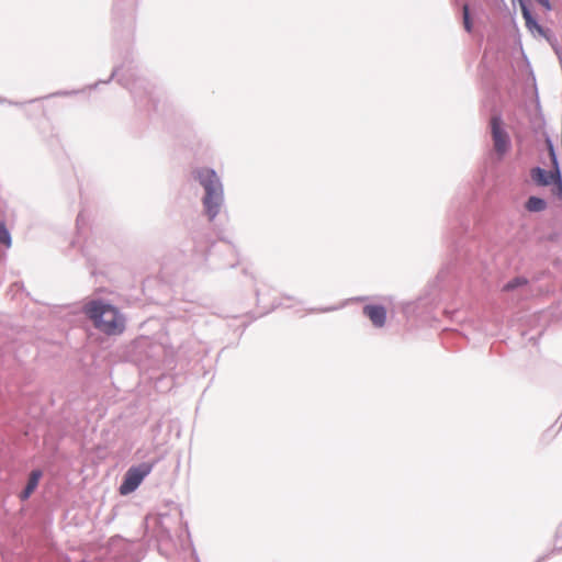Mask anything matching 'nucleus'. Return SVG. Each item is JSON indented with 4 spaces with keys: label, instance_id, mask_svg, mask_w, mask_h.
<instances>
[{
    "label": "nucleus",
    "instance_id": "1",
    "mask_svg": "<svg viewBox=\"0 0 562 562\" xmlns=\"http://www.w3.org/2000/svg\"><path fill=\"white\" fill-rule=\"evenodd\" d=\"M140 0H112L110 10L113 49L120 61L112 69L106 80H99L88 86L95 89L100 83L108 85L116 80L130 90L136 106L144 112L157 111L158 99L155 87L139 75L134 59V42L137 29L138 8Z\"/></svg>",
    "mask_w": 562,
    "mask_h": 562
},
{
    "label": "nucleus",
    "instance_id": "2",
    "mask_svg": "<svg viewBox=\"0 0 562 562\" xmlns=\"http://www.w3.org/2000/svg\"><path fill=\"white\" fill-rule=\"evenodd\" d=\"M488 220L490 212L479 213L472 186H460L447 211V235L453 239L454 261L440 269L438 281L445 282L450 274L482 260L487 248Z\"/></svg>",
    "mask_w": 562,
    "mask_h": 562
},
{
    "label": "nucleus",
    "instance_id": "3",
    "mask_svg": "<svg viewBox=\"0 0 562 562\" xmlns=\"http://www.w3.org/2000/svg\"><path fill=\"white\" fill-rule=\"evenodd\" d=\"M192 178L203 189L201 203L203 214L213 222L225 205L224 186L216 170L211 167H196L191 172Z\"/></svg>",
    "mask_w": 562,
    "mask_h": 562
},
{
    "label": "nucleus",
    "instance_id": "4",
    "mask_svg": "<svg viewBox=\"0 0 562 562\" xmlns=\"http://www.w3.org/2000/svg\"><path fill=\"white\" fill-rule=\"evenodd\" d=\"M83 314L95 329L108 335H120L125 330V317L117 306L102 299L90 300L82 306Z\"/></svg>",
    "mask_w": 562,
    "mask_h": 562
},
{
    "label": "nucleus",
    "instance_id": "5",
    "mask_svg": "<svg viewBox=\"0 0 562 562\" xmlns=\"http://www.w3.org/2000/svg\"><path fill=\"white\" fill-rule=\"evenodd\" d=\"M164 457L165 456L160 453L148 461L130 467L123 475L122 482L120 484V494L126 496L135 492L143 483L145 477L150 474L155 465L164 459Z\"/></svg>",
    "mask_w": 562,
    "mask_h": 562
},
{
    "label": "nucleus",
    "instance_id": "6",
    "mask_svg": "<svg viewBox=\"0 0 562 562\" xmlns=\"http://www.w3.org/2000/svg\"><path fill=\"white\" fill-rule=\"evenodd\" d=\"M490 131L493 140L494 150L499 159L507 155L512 149V138L505 127L503 115L496 109L493 110L490 119Z\"/></svg>",
    "mask_w": 562,
    "mask_h": 562
},
{
    "label": "nucleus",
    "instance_id": "7",
    "mask_svg": "<svg viewBox=\"0 0 562 562\" xmlns=\"http://www.w3.org/2000/svg\"><path fill=\"white\" fill-rule=\"evenodd\" d=\"M132 542L123 539L121 536H114L110 539L109 562H133L131 558Z\"/></svg>",
    "mask_w": 562,
    "mask_h": 562
},
{
    "label": "nucleus",
    "instance_id": "8",
    "mask_svg": "<svg viewBox=\"0 0 562 562\" xmlns=\"http://www.w3.org/2000/svg\"><path fill=\"white\" fill-rule=\"evenodd\" d=\"M217 252H223L229 257L226 262L218 265L217 268H234L237 265L236 250L229 241L212 243L205 252V259L211 260Z\"/></svg>",
    "mask_w": 562,
    "mask_h": 562
},
{
    "label": "nucleus",
    "instance_id": "9",
    "mask_svg": "<svg viewBox=\"0 0 562 562\" xmlns=\"http://www.w3.org/2000/svg\"><path fill=\"white\" fill-rule=\"evenodd\" d=\"M362 314L368 317L372 325L382 328L386 324L387 311L383 304H366Z\"/></svg>",
    "mask_w": 562,
    "mask_h": 562
},
{
    "label": "nucleus",
    "instance_id": "10",
    "mask_svg": "<svg viewBox=\"0 0 562 562\" xmlns=\"http://www.w3.org/2000/svg\"><path fill=\"white\" fill-rule=\"evenodd\" d=\"M561 169L547 170L542 167L536 166L530 170V177L532 181L539 187H549L554 182Z\"/></svg>",
    "mask_w": 562,
    "mask_h": 562
},
{
    "label": "nucleus",
    "instance_id": "11",
    "mask_svg": "<svg viewBox=\"0 0 562 562\" xmlns=\"http://www.w3.org/2000/svg\"><path fill=\"white\" fill-rule=\"evenodd\" d=\"M522 18L526 22L527 29L532 33H537L539 36L544 37L549 40V36L551 34L550 29L542 26L537 16L533 14L531 8H525L524 7V14Z\"/></svg>",
    "mask_w": 562,
    "mask_h": 562
},
{
    "label": "nucleus",
    "instance_id": "12",
    "mask_svg": "<svg viewBox=\"0 0 562 562\" xmlns=\"http://www.w3.org/2000/svg\"><path fill=\"white\" fill-rule=\"evenodd\" d=\"M42 476H43V471L41 469H34V470L31 471V473H30V475L27 477V482H26L25 486L23 487V490L19 494V498L22 502L27 501L32 496V494L37 488L38 483H40Z\"/></svg>",
    "mask_w": 562,
    "mask_h": 562
},
{
    "label": "nucleus",
    "instance_id": "13",
    "mask_svg": "<svg viewBox=\"0 0 562 562\" xmlns=\"http://www.w3.org/2000/svg\"><path fill=\"white\" fill-rule=\"evenodd\" d=\"M548 207L546 199L537 195H530L525 202V209L530 213H539Z\"/></svg>",
    "mask_w": 562,
    "mask_h": 562
},
{
    "label": "nucleus",
    "instance_id": "14",
    "mask_svg": "<svg viewBox=\"0 0 562 562\" xmlns=\"http://www.w3.org/2000/svg\"><path fill=\"white\" fill-rule=\"evenodd\" d=\"M530 283V280L526 276H516L508 280L506 283L503 284L502 291L503 292H513L517 289L527 286Z\"/></svg>",
    "mask_w": 562,
    "mask_h": 562
},
{
    "label": "nucleus",
    "instance_id": "15",
    "mask_svg": "<svg viewBox=\"0 0 562 562\" xmlns=\"http://www.w3.org/2000/svg\"><path fill=\"white\" fill-rule=\"evenodd\" d=\"M546 146H547V150H548V154H549V158L551 160L552 168L560 169V162H559L558 153H557L554 144H553V142H552V139L550 137H547Z\"/></svg>",
    "mask_w": 562,
    "mask_h": 562
},
{
    "label": "nucleus",
    "instance_id": "16",
    "mask_svg": "<svg viewBox=\"0 0 562 562\" xmlns=\"http://www.w3.org/2000/svg\"><path fill=\"white\" fill-rule=\"evenodd\" d=\"M528 274H529L528 278H529L530 282H539V281L550 278L552 276V272L549 268H543V269L535 270V271L529 270Z\"/></svg>",
    "mask_w": 562,
    "mask_h": 562
},
{
    "label": "nucleus",
    "instance_id": "17",
    "mask_svg": "<svg viewBox=\"0 0 562 562\" xmlns=\"http://www.w3.org/2000/svg\"><path fill=\"white\" fill-rule=\"evenodd\" d=\"M0 245L5 246L7 248L11 247L12 245L11 233L8 229L4 221L0 222Z\"/></svg>",
    "mask_w": 562,
    "mask_h": 562
},
{
    "label": "nucleus",
    "instance_id": "18",
    "mask_svg": "<svg viewBox=\"0 0 562 562\" xmlns=\"http://www.w3.org/2000/svg\"><path fill=\"white\" fill-rule=\"evenodd\" d=\"M462 15H463V26H464V30L468 33H471L472 30H473V21H472V18H471L470 7H469L468 3L463 4Z\"/></svg>",
    "mask_w": 562,
    "mask_h": 562
},
{
    "label": "nucleus",
    "instance_id": "19",
    "mask_svg": "<svg viewBox=\"0 0 562 562\" xmlns=\"http://www.w3.org/2000/svg\"><path fill=\"white\" fill-rule=\"evenodd\" d=\"M80 92H82V90H59V91L49 93V94L43 97L42 99H49V98H55V97H70V95L78 94ZM40 99L41 98H38V100ZM35 101H37V99H33V100H31L29 102L32 103V102H35Z\"/></svg>",
    "mask_w": 562,
    "mask_h": 562
},
{
    "label": "nucleus",
    "instance_id": "20",
    "mask_svg": "<svg viewBox=\"0 0 562 562\" xmlns=\"http://www.w3.org/2000/svg\"><path fill=\"white\" fill-rule=\"evenodd\" d=\"M551 191H552V194L557 198H559L560 200H562V173L560 172L557 177V179H554V182L551 183Z\"/></svg>",
    "mask_w": 562,
    "mask_h": 562
},
{
    "label": "nucleus",
    "instance_id": "21",
    "mask_svg": "<svg viewBox=\"0 0 562 562\" xmlns=\"http://www.w3.org/2000/svg\"><path fill=\"white\" fill-rule=\"evenodd\" d=\"M560 553L562 552V522L557 528L555 535H554V547L552 550V553Z\"/></svg>",
    "mask_w": 562,
    "mask_h": 562
},
{
    "label": "nucleus",
    "instance_id": "22",
    "mask_svg": "<svg viewBox=\"0 0 562 562\" xmlns=\"http://www.w3.org/2000/svg\"><path fill=\"white\" fill-rule=\"evenodd\" d=\"M425 299L419 297L415 302L407 303L404 307V313L408 314L411 312H414L416 308H419L422 305H424Z\"/></svg>",
    "mask_w": 562,
    "mask_h": 562
},
{
    "label": "nucleus",
    "instance_id": "23",
    "mask_svg": "<svg viewBox=\"0 0 562 562\" xmlns=\"http://www.w3.org/2000/svg\"><path fill=\"white\" fill-rule=\"evenodd\" d=\"M0 103L1 104H9V105H15V106H24L25 102H15L8 100L5 98L0 97Z\"/></svg>",
    "mask_w": 562,
    "mask_h": 562
},
{
    "label": "nucleus",
    "instance_id": "24",
    "mask_svg": "<svg viewBox=\"0 0 562 562\" xmlns=\"http://www.w3.org/2000/svg\"><path fill=\"white\" fill-rule=\"evenodd\" d=\"M335 310H337V307L329 306V307H322V308H311V310H308V312L310 313H326V312H331Z\"/></svg>",
    "mask_w": 562,
    "mask_h": 562
},
{
    "label": "nucleus",
    "instance_id": "25",
    "mask_svg": "<svg viewBox=\"0 0 562 562\" xmlns=\"http://www.w3.org/2000/svg\"><path fill=\"white\" fill-rule=\"evenodd\" d=\"M541 7H543L547 11L552 10V4L550 0H536Z\"/></svg>",
    "mask_w": 562,
    "mask_h": 562
},
{
    "label": "nucleus",
    "instance_id": "26",
    "mask_svg": "<svg viewBox=\"0 0 562 562\" xmlns=\"http://www.w3.org/2000/svg\"><path fill=\"white\" fill-rule=\"evenodd\" d=\"M278 306H280V303L273 302L268 308L261 312L260 315H266L269 312L274 311Z\"/></svg>",
    "mask_w": 562,
    "mask_h": 562
},
{
    "label": "nucleus",
    "instance_id": "27",
    "mask_svg": "<svg viewBox=\"0 0 562 562\" xmlns=\"http://www.w3.org/2000/svg\"><path fill=\"white\" fill-rule=\"evenodd\" d=\"M517 2L519 3L521 14H524V7L525 8H530L529 0H517Z\"/></svg>",
    "mask_w": 562,
    "mask_h": 562
},
{
    "label": "nucleus",
    "instance_id": "28",
    "mask_svg": "<svg viewBox=\"0 0 562 562\" xmlns=\"http://www.w3.org/2000/svg\"><path fill=\"white\" fill-rule=\"evenodd\" d=\"M83 221V213L80 212L77 216V220H76V225H77V228L80 229L81 228V223Z\"/></svg>",
    "mask_w": 562,
    "mask_h": 562
},
{
    "label": "nucleus",
    "instance_id": "29",
    "mask_svg": "<svg viewBox=\"0 0 562 562\" xmlns=\"http://www.w3.org/2000/svg\"><path fill=\"white\" fill-rule=\"evenodd\" d=\"M531 76H532L533 85H536V77H535L533 72H531ZM535 93H536L537 105H540L537 86H535Z\"/></svg>",
    "mask_w": 562,
    "mask_h": 562
},
{
    "label": "nucleus",
    "instance_id": "30",
    "mask_svg": "<svg viewBox=\"0 0 562 562\" xmlns=\"http://www.w3.org/2000/svg\"><path fill=\"white\" fill-rule=\"evenodd\" d=\"M367 299H368L367 296H359V297H356L355 300H356V301H364V300H367Z\"/></svg>",
    "mask_w": 562,
    "mask_h": 562
},
{
    "label": "nucleus",
    "instance_id": "31",
    "mask_svg": "<svg viewBox=\"0 0 562 562\" xmlns=\"http://www.w3.org/2000/svg\"><path fill=\"white\" fill-rule=\"evenodd\" d=\"M259 295H260V294H259V290H256V296H257V302H258V304L260 303Z\"/></svg>",
    "mask_w": 562,
    "mask_h": 562
},
{
    "label": "nucleus",
    "instance_id": "32",
    "mask_svg": "<svg viewBox=\"0 0 562 562\" xmlns=\"http://www.w3.org/2000/svg\"><path fill=\"white\" fill-rule=\"evenodd\" d=\"M546 559H547V557H541V558H539L536 562H542V561H544Z\"/></svg>",
    "mask_w": 562,
    "mask_h": 562
},
{
    "label": "nucleus",
    "instance_id": "33",
    "mask_svg": "<svg viewBox=\"0 0 562 562\" xmlns=\"http://www.w3.org/2000/svg\"><path fill=\"white\" fill-rule=\"evenodd\" d=\"M558 420H561V427H562V413H561V415L559 416Z\"/></svg>",
    "mask_w": 562,
    "mask_h": 562
},
{
    "label": "nucleus",
    "instance_id": "34",
    "mask_svg": "<svg viewBox=\"0 0 562 562\" xmlns=\"http://www.w3.org/2000/svg\"><path fill=\"white\" fill-rule=\"evenodd\" d=\"M161 427L160 423L157 424L156 429L159 430Z\"/></svg>",
    "mask_w": 562,
    "mask_h": 562
}]
</instances>
